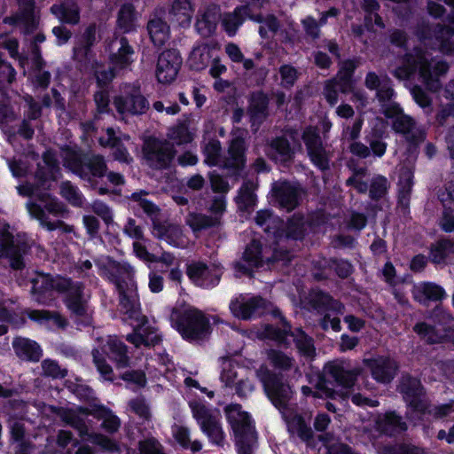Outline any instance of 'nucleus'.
Returning <instances> with one entry per match:
<instances>
[{"label":"nucleus","instance_id":"4be33fe9","mask_svg":"<svg viewBox=\"0 0 454 454\" xmlns=\"http://www.w3.org/2000/svg\"><path fill=\"white\" fill-rule=\"evenodd\" d=\"M302 137L311 161L321 169L326 168L328 167V156L322 146L317 130L314 128H308L303 132Z\"/></svg>","mask_w":454,"mask_h":454},{"label":"nucleus","instance_id":"58836bf2","mask_svg":"<svg viewBox=\"0 0 454 454\" xmlns=\"http://www.w3.org/2000/svg\"><path fill=\"white\" fill-rule=\"evenodd\" d=\"M413 296L419 301L427 300H440L445 296V292L440 286L433 283H420L413 286Z\"/></svg>","mask_w":454,"mask_h":454},{"label":"nucleus","instance_id":"0e129e2a","mask_svg":"<svg viewBox=\"0 0 454 454\" xmlns=\"http://www.w3.org/2000/svg\"><path fill=\"white\" fill-rule=\"evenodd\" d=\"M132 200L134 202H137V206L140 207L146 214L154 215L157 213L156 207L152 202L144 198L142 193H133Z\"/></svg>","mask_w":454,"mask_h":454},{"label":"nucleus","instance_id":"4468645a","mask_svg":"<svg viewBox=\"0 0 454 454\" xmlns=\"http://www.w3.org/2000/svg\"><path fill=\"white\" fill-rule=\"evenodd\" d=\"M245 370L231 359H223L220 380L225 387H235L239 395H247L254 390L253 384L245 377Z\"/></svg>","mask_w":454,"mask_h":454},{"label":"nucleus","instance_id":"1a4fd4ad","mask_svg":"<svg viewBox=\"0 0 454 454\" xmlns=\"http://www.w3.org/2000/svg\"><path fill=\"white\" fill-rule=\"evenodd\" d=\"M112 67L97 65L94 74L98 84H106L115 75V72L128 67L132 61L133 50L125 38L115 39L109 44Z\"/></svg>","mask_w":454,"mask_h":454},{"label":"nucleus","instance_id":"423d86ee","mask_svg":"<svg viewBox=\"0 0 454 454\" xmlns=\"http://www.w3.org/2000/svg\"><path fill=\"white\" fill-rule=\"evenodd\" d=\"M43 163L44 166L41 167L36 176L38 184L35 187L29 184L20 185L18 191L22 195L37 198L49 214L58 216L64 212L63 205L44 192L51 187L52 182L57 180L59 174V167L51 152L44 153Z\"/></svg>","mask_w":454,"mask_h":454},{"label":"nucleus","instance_id":"2f4dec72","mask_svg":"<svg viewBox=\"0 0 454 454\" xmlns=\"http://www.w3.org/2000/svg\"><path fill=\"white\" fill-rule=\"evenodd\" d=\"M214 48L207 44H197L192 48L187 63L192 69L203 70L214 57Z\"/></svg>","mask_w":454,"mask_h":454},{"label":"nucleus","instance_id":"c9c22d12","mask_svg":"<svg viewBox=\"0 0 454 454\" xmlns=\"http://www.w3.org/2000/svg\"><path fill=\"white\" fill-rule=\"evenodd\" d=\"M12 346L18 356L22 359L37 361L42 356V350L36 342L25 338H16Z\"/></svg>","mask_w":454,"mask_h":454},{"label":"nucleus","instance_id":"680f3d73","mask_svg":"<svg viewBox=\"0 0 454 454\" xmlns=\"http://www.w3.org/2000/svg\"><path fill=\"white\" fill-rule=\"evenodd\" d=\"M439 199L446 210H454V182L450 183L445 190L439 194Z\"/></svg>","mask_w":454,"mask_h":454},{"label":"nucleus","instance_id":"f8f14e48","mask_svg":"<svg viewBox=\"0 0 454 454\" xmlns=\"http://www.w3.org/2000/svg\"><path fill=\"white\" fill-rule=\"evenodd\" d=\"M225 412L237 439L239 454H250V450L242 445L245 440L254 438V430L249 415L243 411L239 404L229 405L226 407Z\"/></svg>","mask_w":454,"mask_h":454},{"label":"nucleus","instance_id":"9d476101","mask_svg":"<svg viewBox=\"0 0 454 454\" xmlns=\"http://www.w3.org/2000/svg\"><path fill=\"white\" fill-rule=\"evenodd\" d=\"M444 2L452 7L448 28H440L433 36L424 37L423 43L425 46L437 48L444 53H454V42L450 40V35H454V0H444ZM428 12L432 16L439 17L443 12V7L434 0H428Z\"/></svg>","mask_w":454,"mask_h":454},{"label":"nucleus","instance_id":"2eb2a0df","mask_svg":"<svg viewBox=\"0 0 454 454\" xmlns=\"http://www.w3.org/2000/svg\"><path fill=\"white\" fill-rule=\"evenodd\" d=\"M382 110L387 118L393 119V129L396 132L406 135L408 139H411L414 142L423 140V132L415 129L411 118L403 114L396 103L391 101L384 104Z\"/></svg>","mask_w":454,"mask_h":454},{"label":"nucleus","instance_id":"69168bd1","mask_svg":"<svg viewBox=\"0 0 454 454\" xmlns=\"http://www.w3.org/2000/svg\"><path fill=\"white\" fill-rule=\"evenodd\" d=\"M267 98L263 94L258 93L253 96L251 100V111L253 112L254 115L257 116L261 114H263L267 107Z\"/></svg>","mask_w":454,"mask_h":454},{"label":"nucleus","instance_id":"39448f33","mask_svg":"<svg viewBox=\"0 0 454 454\" xmlns=\"http://www.w3.org/2000/svg\"><path fill=\"white\" fill-rule=\"evenodd\" d=\"M448 66L446 63L428 61V54L420 50H416L415 54L408 55L395 70V75L401 80L409 79L416 71L427 87L431 90H436L440 87V77L446 74Z\"/></svg>","mask_w":454,"mask_h":454},{"label":"nucleus","instance_id":"6e6552de","mask_svg":"<svg viewBox=\"0 0 454 454\" xmlns=\"http://www.w3.org/2000/svg\"><path fill=\"white\" fill-rule=\"evenodd\" d=\"M221 146L217 140L209 141L204 148L205 162L207 165H220L224 168L242 167L245 163V137L244 132H239L231 139L228 156L223 158L220 155Z\"/></svg>","mask_w":454,"mask_h":454},{"label":"nucleus","instance_id":"774afa93","mask_svg":"<svg viewBox=\"0 0 454 454\" xmlns=\"http://www.w3.org/2000/svg\"><path fill=\"white\" fill-rule=\"evenodd\" d=\"M140 454H162L160 444L154 439L140 442Z\"/></svg>","mask_w":454,"mask_h":454},{"label":"nucleus","instance_id":"ddd939ff","mask_svg":"<svg viewBox=\"0 0 454 454\" xmlns=\"http://www.w3.org/2000/svg\"><path fill=\"white\" fill-rule=\"evenodd\" d=\"M247 16L249 19L262 23L260 27L259 32L262 37L267 35L268 31L274 32L278 28V22L273 16H268L262 20L260 15H251L250 9L247 6H241L236 8L233 13L226 14L223 19V26L225 31L230 35H235L238 27L242 24L244 17Z\"/></svg>","mask_w":454,"mask_h":454},{"label":"nucleus","instance_id":"393cba45","mask_svg":"<svg viewBox=\"0 0 454 454\" xmlns=\"http://www.w3.org/2000/svg\"><path fill=\"white\" fill-rule=\"evenodd\" d=\"M265 301L258 297L239 295L230 303V309L234 317L240 319L252 317L264 305Z\"/></svg>","mask_w":454,"mask_h":454},{"label":"nucleus","instance_id":"3c124183","mask_svg":"<svg viewBox=\"0 0 454 454\" xmlns=\"http://www.w3.org/2000/svg\"><path fill=\"white\" fill-rule=\"evenodd\" d=\"M27 210L30 215L38 220L42 226L45 227L49 231L55 230L61 225L59 221L51 222L46 216L45 211L42 208L41 205L36 203L28 202L27 204Z\"/></svg>","mask_w":454,"mask_h":454},{"label":"nucleus","instance_id":"7ed1b4c3","mask_svg":"<svg viewBox=\"0 0 454 454\" xmlns=\"http://www.w3.org/2000/svg\"><path fill=\"white\" fill-rule=\"evenodd\" d=\"M32 293L38 302L46 303L54 298V293L66 292L65 302L69 310L76 315H82L87 309L86 295L79 284L72 285L67 278L37 273L31 279Z\"/></svg>","mask_w":454,"mask_h":454},{"label":"nucleus","instance_id":"c03bdc74","mask_svg":"<svg viewBox=\"0 0 454 454\" xmlns=\"http://www.w3.org/2000/svg\"><path fill=\"white\" fill-rule=\"evenodd\" d=\"M268 154L275 160L286 161L292 156V150L286 138H277L270 145Z\"/></svg>","mask_w":454,"mask_h":454},{"label":"nucleus","instance_id":"79ce46f5","mask_svg":"<svg viewBox=\"0 0 454 454\" xmlns=\"http://www.w3.org/2000/svg\"><path fill=\"white\" fill-rule=\"evenodd\" d=\"M301 392H302L303 395H305V396L311 395L315 399H317V398H320V399H325V398L335 399L336 395H339V394L337 392L332 391L325 385V380H322V379L316 385L315 390H312L311 387H309L303 386L301 387ZM347 395H348V391L345 392V393L340 394V396L342 399H345Z\"/></svg>","mask_w":454,"mask_h":454},{"label":"nucleus","instance_id":"bf43d9fd","mask_svg":"<svg viewBox=\"0 0 454 454\" xmlns=\"http://www.w3.org/2000/svg\"><path fill=\"white\" fill-rule=\"evenodd\" d=\"M268 357L270 363L279 369L286 370L293 364L292 359L281 351L270 350Z\"/></svg>","mask_w":454,"mask_h":454},{"label":"nucleus","instance_id":"c85d7f7f","mask_svg":"<svg viewBox=\"0 0 454 454\" xmlns=\"http://www.w3.org/2000/svg\"><path fill=\"white\" fill-rule=\"evenodd\" d=\"M364 83L369 90H377V98L381 103V106L391 102L394 90L390 86L389 80L386 76L380 77L375 73L370 72L365 77Z\"/></svg>","mask_w":454,"mask_h":454},{"label":"nucleus","instance_id":"5701e85b","mask_svg":"<svg viewBox=\"0 0 454 454\" xmlns=\"http://www.w3.org/2000/svg\"><path fill=\"white\" fill-rule=\"evenodd\" d=\"M71 160H67L65 165L73 172L81 176H87V171L93 176H100L106 170V165L99 156H95L86 160H82L74 153H70Z\"/></svg>","mask_w":454,"mask_h":454},{"label":"nucleus","instance_id":"e433bc0d","mask_svg":"<svg viewBox=\"0 0 454 454\" xmlns=\"http://www.w3.org/2000/svg\"><path fill=\"white\" fill-rule=\"evenodd\" d=\"M325 373L347 389L353 386L356 374L352 371L346 370L341 364L337 363L329 364L325 369Z\"/></svg>","mask_w":454,"mask_h":454},{"label":"nucleus","instance_id":"7c9ffc66","mask_svg":"<svg viewBox=\"0 0 454 454\" xmlns=\"http://www.w3.org/2000/svg\"><path fill=\"white\" fill-rule=\"evenodd\" d=\"M276 196L280 206L286 210H292L297 204L298 198L301 195V190L298 186L286 182L280 183L274 188Z\"/></svg>","mask_w":454,"mask_h":454},{"label":"nucleus","instance_id":"20e7f679","mask_svg":"<svg viewBox=\"0 0 454 454\" xmlns=\"http://www.w3.org/2000/svg\"><path fill=\"white\" fill-rule=\"evenodd\" d=\"M89 414H92L98 420H102V427L109 433H114L120 427L119 419L113 414L111 411L104 407L94 408L90 412L85 409H70L61 415L63 419L76 427L81 435L88 434L89 441L98 445L102 450L107 451L117 450V445L110 438L102 434H89V425H87L86 418Z\"/></svg>","mask_w":454,"mask_h":454},{"label":"nucleus","instance_id":"a18cd8bd","mask_svg":"<svg viewBox=\"0 0 454 454\" xmlns=\"http://www.w3.org/2000/svg\"><path fill=\"white\" fill-rule=\"evenodd\" d=\"M186 223L194 231H200L204 228L213 227L220 224V218L215 216H207L200 214H190L187 216Z\"/></svg>","mask_w":454,"mask_h":454},{"label":"nucleus","instance_id":"5fc2aeb1","mask_svg":"<svg viewBox=\"0 0 454 454\" xmlns=\"http://www.w3.org/2000/svg\"><path fill=\"white\" fill-rule=\"evenodd\" d=\"M333 311L327 312L322 319L321 325L324 329L331 327L333 331L339 332L340 330V321L335 316L336 312H341L342 305L338 301H333L332 304Z\"/></svg>","mask_w":454,"mask_h":454},{"label":"nucleus","instance_id":"dca6fc26","mask_svg":"<svg viewBox=\"0 0 454 454\" xmlns=\"http://www.w3.org/2000/svg\"><path fill=\"white\" fill-rule=\"evenodd\" d=\"M182 64L179 52L176 50L162 51L157 59L155 76L160 83L168 84L172 82L178 73Z\"/></svg>","mask_w":454,"mask_h":454},{"label":"nucleus","instance_id":"a211bd4d","mask_svg":"<svg viewBox=\"0 0 454 454\" xmlns=\"http://www.w3.org/2000/svg\"><path fill=\"white\" fill-rule=\"evenodd\" d=\"M114 106L121 114H139L148 108V102L141 94L138 87L127 86L124 95L114 99Z\"/></svg>","mask_w":454,"mask_h":454},{"label":"nucleus","instance_id":"b1692460","mask_svg":"<svg viewBox=\"0 0 454 454\" xmlns=\"http://www.w3.org/2000/svg\"><path fill=\"white\" fill-rule=\"evenodd\" d=\"M153 235L176 247H184L189 242L181 227L169 223L154 224Z\"/></svg>","mask_w":454,"mask_h":454},{"label":"nucleus","instance_id":"f257e3e1","mask_svg":"<svg viewBox=\"0 0 454 454\" xmlns=\"http://www.w3.org/2000/svg\"><path fill=\"white\" fill-rule=\"evenodd\" d=\"M112 270L113 279L120 292L121 309L127 316L125 319L131 320L130 325L134 328V333L129 334L127 340L136 347L155 345L160 338L151 326L146 325L147 321L140 312L133 268L127 263H114Z\"/></svg>","mask_w":454,"mask_h":454},{"label":"nucleus","instance_id":"cd10ccee","mask_svg":"<svg viewBox=\"0 0 454 454\" xmlns=\"http://www.w3.org/2000/svg\"><path fill=\"white\" fill-rule=\"evenodd\" d=\"M401 391L403 394L405 401L419 412H425L427 406L422 398L423 389L420 383L416 379H409L403 382Z\"/></svg>","mask_w":454,"mask_h":454},{"label":"nucleus","instance_id":"603ef678","mask_svg":"<svg viewBox=\"0 0 454 454\" xmlns=\"http://www.w3.org/2000/svg\"><path fill=\"white\" fill-rule=\"evenodd\" d=\"M107 139L101 137L99 139L100 144L103 146H111L114 149V156L116 160L120 161H128L129 160V153H127L126 149L119 146L117 145V138L115 137L114 130L113 129H107Z\"/></svg>","mask_w":454,"mask_h":454},{"label":"nucleus","instance_id":"052dcab7","mask_svg":"<svg viewBox=\"0 0 454 454\" xmlns=\"http://www.w3.org/2000/svg\"><path fill=\"white\" fill-rule=\"evenodd\" d=\"M388 188V182L386 177L378 176L374 177L371 184L370 194L372 198L382 197Z\"/></svg>","mask_w":454,"mask_h":454},{"label":"nucleus","instance_id":"09e8293b","mask_svg":"<svg viewBox=\"0 0 454 454\" xmlns=\"http://www.w3.org/2000/svg\"><path fill=\"white\" fill-rule=\"evenodd\" d=\"M29 317L40 323H45L48 327H64L66 320L59 314H51L45 310H34L29 314Z\"/></svg>","mask_w":454,"mask_h":454},{"label":"nucleus","instance_id":"f3484780","mask_svg":"<svg viewBox=\"0 0 454 454\" xmlns=\"http://www.w3.org/2000/svg\"><path fill=\"white\" fill-rule=\"evenodd\" d=\"M355 68L356 65L353 61L344 62L340 67L336 80L326 84L325 95L331 105L337 103L338 91L347 93L354 90L351 75Z\"/></svg>","mask_w":454,"mask_h":454},{"label":"nucleus","instance_id":"473e14b6","mask_svg":"<svg viewBox=\"0 0 454 454\" xmlns=\"http://www.w3.org/2000/svg\"><path fill=\"white\" fill-rule=\"evenodd\" d=\"M21 248L14 245L13 238L8 231L0 234V257H10V263L13 269H19L22 262L20 258Z\"/></svg>","mask_w":454,"mask_h":454},{"label":"nucleus","instance_id":"de8ad7c7","mask_svg":"<svg viewBox=\"0 0 454 454\" xmlns=\"http://www.w3.org/2000/svg\"><path fill=\"white\" fill-rule=\"evenodd\" d=\"M51 12L59 20L67 23H76L79 20L78 8L74 4L54 5Z\"/></svg>","mask_w":454,"mask_h":454},{"label":"nucleus","instance_id":"bb28decb","mask_svg":"<svg viewBox=\"0 0 454 454\" xmlns=\"http://www.w3.org/2000/svg\"><path fill=\"white\" fill-rule=\"evenodd\" d=\"M373 378L380 382H388L396 372V363L390 357L379 356L366 361Z\"/></svg>","mask_w":454,"mask_h":454},{"label":"nucleus","instance_id":"49530a36","mask_svg":"<svg viewBox=\"0 0 454 454\" xmlns=\"http://www.w3.org/2000/svg\"><path fill=\"white\" fill-rule=\"evenodd\" d=\"M453 253L454 243L449 240H442L432 247L430 259L434 263H442Z\"/></svg>","mask_w":454,"mask_h":454},{"label":"nucleus","instance_id":"13d9d810","mask_svg":"<svg viewBox=\"0 0 454 454\" xmlns=\"http://www.w3.org/2000/svg\"><path fill=\"white\" fill-rule=\"evenodd\" d=\"M304 230V222L301 216L294 215L286 224V236L298 239L301 236Z\"/></svg>","mask_w":454,"mask_h":454},{"label":"nucleus","instance_id":"f03ea898","mask_svg":"<svg viewBox=\"0 0 454 454\" xmlns=\"http://www.w3.org/2000/svg\"><path fill=\"white\" fill-rule=\"evenodd\" d=\"M257 376L262 381L264 391L275 407H277L285 419L288 431L293 435L307 441L310 438L312 431L302 418L295 411L290 403L293 391L288 385L279 382L266 367H261Z\"/></svg>","mask_w":454,"mask_h":454},{"label":"nucleus","instance_id":"aec40b11","mask_svg":"<svg viewBox=\"0 0 454 454\" xmlns=\"http://www.w3.org/2000/svg\"><path fill=\"white\" fill-rule=\"evenodd\" d=\"M144 152L146 160L153 168L165 167L173 157L170 145L154 138L145 142Z\"/></svg>","mask_w":454,"mask_h":454},{"label":"nucleus","instance_id":"72a5a7b5","mask_svg":"<svg viewBox=\"0 0 454 454\" xmlns=\"http://www.w3.org/2000/svg\"><path fill=\"white\" fill-rule=\"evenodd\" d=\"M194 12L190 0H175L169 10L172 20L181 27H189Z\"/></svg>","mask_w":454,"mask_h":454},{"label":"nucleus","instance_id":"c756f323","mask_svg":"<svg viewBox=\"0 0 454 454\" xmlns=\"http://www.w3.org/2000/svg\"><path fill=\"white\" fill-rule=\"evenodd\" d=\"M4 47L8 50L11 57L16 58L18 57V42L13 38H6L4 36H0V47ZM15 71L6 62H4L0 59V84L11 83L15 78Z\"/></svg>","mask_w":454,"mask_h":454},{"label":"nucleus","instance_id":"412c9836","mask_svg":"<svg viewBox=\"0 0 454 454\" xmlns=\"http://www.w3.org/2000/svg\"><path fill=\"white\" fill-rule=\"evenodd\" d=\"M289 326L285 325L282 331L276 330L270 325H267L265 328V337L275 339L281 342H287V338H293L298 349L306 356H311L314 353V348L312 340L309 338L302 331L298 330L297 333H288Z\"/></svg>","mask_w":454,"mask_h":454},{"label":"nucleus","instance_id":"9b49d317","mask_svg":"<svg viewBox=\"0 0 454 454\" xmlns=\"http://www.w3.org/2000/svg\"><path fill=\"white\" fill-rule=\"evenodd\" d=\"M191 408L201 431L213 443L222 445L224 433L220 424L219 411H211L200 403H191Z\"/></svg>","mask_w":454,"mask_h":454},{"label":"nucleus","instance_id":"f704fd0d","mask_svg":"<svg viewBox=\"0 0 454 454\" xmlns=\"http://www.w3.org/2000/svg\"><path fill=\"white\" fill-rule=\"evenodd\" d=\"M220 11L213 5L207 8L196 22L197 31L203 36L210 35L215 29L219 20Z\"/></svg>","mask_w":454,"mask_h":454},{"label":"nucleus","instance_id":"e2e57ef3","mask_svg":"<svg viewBox=\"0 0 454 454\" xmlns=\"http://www.w3.org/2000/svg\"><path fill=\"white\" fill-rule=\"evenodd\" d=\"M42 366L45 375L52 378H63L66 376V371L61 369L54 361L45 360L43 362Z\"/></svg>","mask_w":454,"mask_h":454},{"label":"nucleus","instance_id":"4d7b16f0","mask_svg":"<svg viewBox=\"0 0 454 454\" xmlns=\"http://www.w3.org/2000/svg\"><path fill=\"white\" fill-rule=\"evenodd\" d=\"M61 195L74 206H80L82 203V197L79 191L70 183H63L60 188Z\"/></svg>","mask_w":454,"mask_h":454},{"label":"nucleus","instance_id":"a19ab883","mask_svg":"<svg viewBox=\"0 0 454 454\" xmlns=\"http://www.w3.org/2000/svg\"><path fill=\"white\" fill-rule=\"evenodd\" d=\"M148 32L155 45H162L169 36L168 26L160 19H153L148 23Z\"/></svg>","mask_w":454,"mask_h":454},{"label":"nucleus","instance_id":"6ab92c4d","mask_svg":"<svg viewBox=\"0 0 454 454\" xmlns=\"http://www.w3.org/2000/svg\"><path fill=\"white\" fill-rule=\"evenodd\" d=\"M222 268L216 264L207 266L202 262H192L187 268V275L197 286L210 287L216 285L222 275Z\"/></svg>","mask_w":454,"mask_h":454},{"label":"nucleus","instance_id":"37998d69","mask_svg":"<svg viewBox=\"0 0 454 454\" xmlns=\"http://www.w3.org/2000/svg\"><path fill=\"white\" fill-rule=\"evenodd\" d=\"M172 434L175 440L184 448L191 449L193 452L201 450L202 445L198 441L190 440V432L187 427L175 425L172 427Z\"/></svg>","mask_w":454,"mask_h":454},{"label":"nucleus","instance_id":"0eeeda50","mask_svg":"<svg viewBox=\"0 0 454 454\" xmlns=\"http://www.w3.org/2000/svg\"><path fill=\"white\" fill-rule=\"evenodd\" d=\"M171 321L182 337L189 340L203 339L209 333L208 319L200 310L192 306L174 310Z\"/></svg>","mask_w":454,"mask_h":454},{"label":"nucleus","instance_id":"ea45409f","mask_svg":"<svg viewBox=\"0 0 454 454\" xmlns=\"http://www.w3.org/2000/svg\"><path fill=\"white\" fill-rule=\"evenodd\" d=\"M377 429L382 433L394 434L406 429L405 423L392 412L380 416L376 421Z\"/></svg>","mask_w":454,"mask_h":454},{"label":"nucleus","instance_id":"4c0bfd02","mask_svg":"<svg viewBox=\"0 0 454 454\" xmlns=\"http://www.w3.org/2000/svg\"><path fill=\"white\" fill-rule=\"evenodd\" d=\"M105 352L116 363L118 369L125 368L129 364V357L126 355V347L117 337L110 336L105 347Z\"/></svg>","mask_w":454,"mask_h":454},{"label":"nucleus","instance_id":"6e6d98bb","mask_svg":"<svg viewBox=\"0 0 454 454\" xmlns=\"http://www.w3.org/2000/svg\"><path fill=\"white\" fill-rule=\"evenodd\" d=\"M190 122L191 121H188V123H182L173 129L171 130L170 138L177 144L191 142L192 140L193 134L189 129Z\"/></svg>","mask_w":454,"mask_h":454},{"label":"nucleus","instance_id":"338daca9","mask_svg":"<svg viewBox=\"0 0 454 454\" xmlns=\"http://www.w3.org/2000/svg\"><path fill=\"white\" fill-rule=\"evenodd\" d=\"M280 75H281V83L284 86H291L294 84V81L297 78L296 70L290 66H283L280 67Z\"/></svg>","mask_w":454,"mask_h":454},{"label":"nucleus","instance_id":"a878e982","mask_svg":"<svg viewBox=\"0 0 454 454\" xmlns=\"http://www.w3.org/2000/svg\"><path fill=\"white\" fill-rule=\"evenodd\" d=\"M262 253L260 242L253 240L244 252L243 261L235 264L236 273L238 275L248 274L252 268L262 265Z\"/></svg>","mask_w":454,"mask_h":454},{"label":"nucleus","instance_id":"864d4df0","mask_svg":"<svg viewBox=\"0 0 454 454\" xmlns=\"http://www.w3.org/2000/svg\"><path fill=\"white\" fill-rule=\"evenodd\" d=\"M414 331L421 339L428 343H437L442 340V335L439 334L434 327L426 323L417 324L414 326Z\"/></svg>","mask_w":454,"mask_h":454},{"label":"nucleus","instance_id":"8fccbe9b","mask_svg":"<svg viewBox=\"0 0 454 454\" xmlns=\"http://www.w3.org/2000/svg\"><path fill=\"white\" fill-rule=\"evenodd\" d=\"M137 20V13L134 12V8L130 4H124L119 12L118 16V27L123 32H129L135 27V22Z\"/></svg>","mask_w":454,"mask_h":454}]
</instances>
